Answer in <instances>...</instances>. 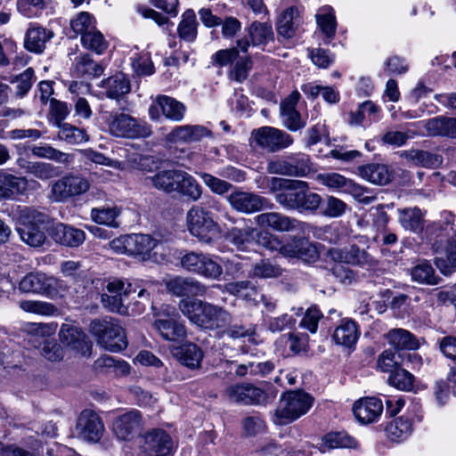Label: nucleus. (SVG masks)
<instances>
[{
	"label": "nucleus",
	"instance_id": "1",
	"mask_svg": "<svg viewBox=\"0 0 456 456\" xmlns=\"http://www.w3.org/2000/svg\"><path fill=\"white\" fill-rule=\"evenodd\" d=\"M106 291L101 295L102 306L121 315L140 314L151 303L150 293L146 289L137 291L132 283L122 280L108 281Z\"/></svg>",
	"mask_w": 456,
	"mask_h": 456
},
{
	"label": "nucleus",
	"instance_id": "2",
	"mask_svg": "<svg viewBox=\"0 0 456 456\" xmlns=\"http://www.w3.org/2000/svg\"><path fill=\"white\" fill-rule=\"evenodd\" d=\"M146 181L158 190L167 193L177 192L191 201H197L202 194L197 181L183 170H160L148 176Z\"/></svg>",
	"mask_w": 456,
	"mask_h": 456
},
{
	"label": "nucleus",
	"instance_id": "3",
	"mask_svg": "<svg viewBox=\"0 0 456 456\" xmlns=\"http://www.w3.org/2000/svg\"><path fill=\"white\" fill-rule=\"evenodd\" d=\"M16 230L20 240L30 247H41L46 240L41 225L48 222V216L32 207H19L16 214Z\"/></svg>",
	"mask_w": 456,
	"mask_h": 456
},
{
	"label": "nucleus",
	"instance_id": "4",
	"mask_svg": "<svg viewBox=\"0 0 456 456\" xmlns=\"http://www.w3.org/2000/svg\"><path fill=\"white\" fill-rule=\"evenodd\" d=\"M258 241L270 250H279L284 256L297 257L305 262H314L319 257L316 247L305 239L294 238L281 244L276 237L265 232L259 234Z\"/></svg>",
	"mask_w": 456,
	"mask_h": 456
},
{
	"label": "nucleus",
	"instance_id": "5",
	"mask_svg": "<svg viewBox=\"0 0 456 456\" xmlns=\"http://www.w3.org/2000/svg\"><path fill=\"white\" fill-rule=\"evenodd\" d=\"M89 330L98 344L108 351L119 352L127 346L124 329L111 317L93 320Z\"/></svg>",
	"mask_w": 456,
	"mask_h": 456
},
{
	"label": "nucleus",
	"instance_id": "6",
	"mask_svg": "<svg viewBox=\"0 0 456 456\" xmlns=\"http://www.w3.org/2000/svg\"><path fill=\"white\" fill-rule=\"evenodd\" d=\"M314 403V397L301 391H291L281 398L274 413V423L286 425L305 414Z\"/></svg>",
	"mask_w": 456,
	"mask_h": 456
},
{
	"label": "nucleus",
	"instance_id": "7",
	"mask_svg": "<svg viewBox=\"0 0 456 456\" xmlns=\"http://www.w3.org/2000/svg\"><path fill=\"white\" fill-rule=\"evenodd\" d=\"M181 266L188 273L213 281H220L223 266L216 258L202 252L189 251L180 257Z\"/></svg>",
	"mask_w": 456,
	"mask_h": 456
},
{
	"label": "nucleus",
	"instance_id": "8",
	"mask_svg": "<svg viewBox=\"0 0 456 456\" xmlns=\"http://www.w3.org/2000/svg\"><path fill=\"white\" fill-rule=\"evenodd\" d=\"M107 123L110 133L118 137L138 138L151 134L144 122L124 112L110 113Z\"/></svg>",
	"mask_w": 456,
	"mask_h": 456
},
{
	"label": "nucleus",
	"instance_id": "9",
	"mask_svg": "<svg viewBox=\"0 0 456 456\" xmlns=\"http://www.w3.org/2000/svg\"><path fill=\"white\" fill-rule=\"evenodd\" d=\"M188 229L201 242L209 244L214 240L218 226L209 214L199 206L192 207L186 215Z\"/></svg>",
	"mask_w": 456,
	"mask_h": 456
},
{
	"label": "nucleus",
	"instance_id": "10",
	"mask_svg": "<svg viewBox=\"0 0 456 456\" xmlns=\"http://www.w3.org/2000/svg\"><path fill=\"white\" fill-rule=\"evenodd\" d=\"M140 456H172L174 443L161 428L151 429L140 436Z\"/></svg>",
	"mask_w": 456,
	"mask_h": 456
},
{
	"label": "nucleus",
	"instance_id": "11",
	"mask_svg": "<svg viewBox=\"0 0 456 456\" xmlns=\"http://www.w3.org/2000/svg\"><path fill=\"white\" fill-rule=\"evenodd\" d=\"M90 188L87 179L78 175H67L51 185L50 198L54 202H65L86 193Z\"/></svg>",
	"mask_w": 456,
	"mask_h": 456
},
{
	"label": "nucleus",
	"instance_id": "12",
	"mask_svg": "<svg viewBox=\"0 0 456 456\" xmlns=\"http://www.w3.org/2000/svg\"><path fill=\"white\" fill-rule=\"evenodd\" d=\"M251 141L268 152L282 151L293 143V138L285 131L272 126H262L251 133Z\"/></svg>",
	"mask_w": 456,
	"mask_h": 456
},
{
	"label": "nucleus",
	"instance_id": "13",
	"mask_svg": "<svg viewBox=\"0 0 456 456\" xmlns=\"http://www.w3.org/2000/svg\"><path fill=\"white\" fill-rule=\"evenodd\" d=\"M178 318L175 309L167 305L156 314L153 326L164 339L179 341L186 338V329Z\"/></svg>",
	"mask_w": 456,
	"mask_h": 456
},
{
	"label": "nucleus",
	"instance_id": "14",
	"mask_svg": "<svg viewBox=\"0 0 456 456\" xmlns=\"http://www.w3.org/2000/svg\"><path fill=\"white\" fill-rule=\"evenodd\" d=\"M224 396L231 403L243 405H266L271 400L265 390L249 383L227 387Z\"/></svg>",
	"mask_w": 456,
	"mask_h": 456
},
{
	"label": "nucleus",
	"instance_id": "15",
	"mask_svg": "<svg viewBox=\"0 0 456 456\" xmlns=\"http://www.w3.org/2000/svg\"><path fill=\"white\" fill-rule=\"evenodd\" d=\"M226 200L235 211L242 214H252L273 208L268 199L240 189L232 191L226 197Z\"/></svg>",
	"mask_w": 456,
	"mask_h": 456
},
{
	"label": "nucleus",
	"instance_id": "16",
	"mask_svg": "<svg viewBox=\"0 0 456 456\" xmlns=\"http://www.w3.org/2000/svg\"><path fill=\"white\" fill-rule=\"evenodd\" d=\"M273 180L278 182L280 188L282 189V191L276 194V201L288 209H300L307 183L281 178H273Z\"/></svg>",
	"mask_w": 456,
	"mask_h": 456
},
{
	"label": "nucleus",
	"instance_id": "17",
	"mask_svg": "<svg viewBox=\"0 0 456 456\" xmlns=\"http://www.w3.org/2000/svg\"><path fill=\"white\" fill-rule=\"evenodd\" d=\"M76 430L80 439L97 443L103 435L104 426L97 413L92 410H84L78 417Z\"/></svg>",
	"mask_w": 456,
	"mask_h": 456
},
{
	"label": "nucleus",
	"instance_id": "18",
	"mask_svg": "<svg viewBox=\"0 0 456 456\" xmlns=\"http://www.w3.org/2000/svg\"><path fill=\"white\" fill-rule=\"evenodd\" d=\"M61 281L43 273H29L20 281L19 288L26 293H38L53 296Z\"/></svg>",
	"mask_w": 456,
	"mask_h": 456
},
{
	"label": "nucleus",
	"instance_id": "19",
	"mask_svg": "<svg viewBox=\"0 0 456 456\" xmlns=\"http://www.w3.org/2000/svg\"><path fill=\"white\" fill-rule=\"evenodd\" d=\"M213 304L199 299H181L179 309L192 323L208 329Z\"/></svg>",
	"mask_w": 456,
	"mask_h": 456
},
{
	"label": "nucleus",
	"instance_id": "20",
	"mask_svg": "<svg viewBox=\"0 0 456 456\" xmlns=\"http://www.w3.org/2000/svg\"><path fill=\"white\" fill-rule=\"evenodd\" d=\"M213 304L199 299H181L179 309L192 323L208 329Z\"/></svg>",
	"mask_w": 456,
	"mask_h": 456
},
{
	"label": "nucleus",
	"instance_id": "21",
	"mask_svg": "<svg viewBox=\"0 0 456 456\" xmlns=\"http://www.w3.org/2000/svg\"><path fill=\"white\" fill-rule=\"evenodd\" d=\"M168 293L175 297H198L206 294L208 288L192 277L175 276L166 281Z\"/></svg>",
	"mask_w": 456,
	"mask_h": 456
},
{
	"label": "nucleus",
	"instance_id": "22",
	"mask_svg": "<svg viewBox=\"0 0 456 456\" xmlns=\"http://www.w3.org/2000/svg\"><path fill=\"white\" fill-rule=\"evenodd\" d=\"M248 38H241L237 41V46L243 53H247L252 44L254 46L265 45L269 41H273L274 37L272 24L270 22L253 21L247 28Z\"/></svg>",
	"mask_w": 456,
	"mask_h": 456
},
{
	"label": "nucleus",
	"instance_id": "23",
	"mask_svg": "<svg viewBox=\"0 0 456 456\" xmlns=\"http://www.w3.org/2000/svg\"><path fill=\"white\" fill-rule=\"evenodd\" d=\"M48 234L57 244L70 248L80 246L86 240L83 230L63 223L53 224L49 228Z\"/></svg>",
	"mask_w": 456,
	"mask_h": 456
},
{
	"label": "nucleus",
	"instance_id": "24",
	"mask_svg": "<svg viewBox=\"0 0 456 456\" xmlns=\"http://www.w3.org/2000/svg\"><path fill=\"white\" fill-rule=\"evenodd\" d=\"M59 337L64 345L71 347L82 355L90 354L92 342L78 327L69 323H63L61 327Z\"/></svg>",
	"mask_w": 456,
	"mask_h": 456
},
{
	"label": "nucleus",
	"instance_id": "25",
	"mask_svg": "<svg viewBox=\"0 0 456 456\" xmlns=\"http://www.w3.org/2000/svg\"><path fill=\"white\" fill-rule=\"evenodd\" d=\"M142 415L136 410L118 416L112 423V430L120 440H128L142 426Z\"/></svg>",
	"mask_w": 456,
	"mask_h": 456
},
{
	"label": "nucleus",
	"instance_id": "26",
	"mask_svg": "<svg viewBox=\"0 0 456 456\" xmlns=\"http://www.w3.org/2000/svg\"><path fill=\"white\" fill-rule=\"evenodd\" d=\"M355 418L363 424L374 422L383 411V402L378 397H364L354 403Z\"/></svg>",
	"mask_w": 456,
	"mask_h": 456
},
{
	"label": "nucleus",
	"instance_id": "27",
	"mask_svg": "<svg viewBox=\"0 0 456 456\" xmlns=\"http://www.w3.org/2000/svg\"><path fill=\"white\" fill-rule=\"evenodd\" d=\"M425 211L418 207L397 209L398 223L401 227L415 234H420L425 227Z\"/></svg>",
	"mask_w": 456,
	"mask_h": 456
},
{
	"label": "nucleus",
	"instance_id": "28",
	"mask_svg": "<svg viewBox=\"0 0 456 456\" xmlns=\"http://www.w3.org/2000/svg\"><path fill=\"white\" fill-rule=\"evenodd\" d=\"M429 136L456 138V118L438 116L421 122Z\"/></svg>",
	"mask_w": 456,
	"mask_h": 456
},
{
	"label": "nucleus",
	"instance_id": "29",
	"mask_svg": "<svg viewBox=\"0 0 456 456\" xmlns=\"http://www.w3.org/2000/svg\"><path fill=\"white\" fill-rule=\"evenodd\" d=\"M255 223L260 227L271 228L277 232H289L297 228V221L277 212L257 215Z\"/></svg>",
	"mask_w": 456,
	"mask_h": 456
},
{
	"label": "nucleus",
	"instance_id": "30",
	"mask_svg": "<svg viewBox=\"0 0 456 456\" xmlns=\"http://www.w3.org/2000/svg\"><path fill=\"white\" fill-rule=\"evenodd\" d=\"M329 254L334 261L350 265H364L371 260L369 253L356 245L345 248H333Z\"/></svg>",
	"mask_w": 456,
	"mask_h": 456
},
{
	"label": "nucleus",
	"instance_id": "31",
	"mask_svg": "<svg viewBox=\"0 0 456 456\" xmlns=\"http://www.w3.org/2000/svg\"><path fill=\"white\" fill-rule=\"evenodd\" d=\"M101 86L105 90V95L118 102L131 91V84L128 77L123 73H118L102 81Z\"/></svg>",
	"mask_w": 456,
	"mask_h": 456
},
{
	"label": "nucleus",
	"instance_id": "32",
	"mask_svg": "<svg viewBox=\"0 0 456 456\" xmlns=\"http://www.w3.org/2000/svg\"><path fill=\"white\" fill-rule=\"evenodd\" d=\"M210 134V131L203 126H180L175 127L167 135L171 142L190 143L198 142L203 137Z\"/></svg>",
	"mask_w": 456,
	"mask_h": 456
},
{
	"label": "nucleus",
	"instance_id": "33",
	"mask_svg": "<svg viewBox=\"0 0 456 456\" xmlns=\"http://www.w3.org/2000/svg\"><path fill=\"white\" fill-rule=\"evenodd\" d=\"M53 36L51 30L36 26L29 28L24 40L25 48L35 53H41L45 48L46 42Z\"/></svg>",
	"mask_w": 456,
	"mask_h": 456
},
{
	"label": "nucleus",
	"instance_id": "34",
	"mask_svg": "<svg viewBox=\"0 0 456 456\" xmlns=\"http://www.w3.org/2000/svg\"><path fill=\"white\" fill-rule=\"evenodd\" d=\"M299 12L297 7H289L283 11L277 20V32L285 38L294 36L300 24Z\"/></svg>",
	"mask_w": 456,
	"mask_h": 456
},
{
	"label": "nucleus",
	"instance_id": "35",
	"mask_svg": "<svg viewBox=\"0 0 456 456\" xmlns=\"http://www.w3.org/2000/svg\"><path fill=\"white\" fill-rule=\"evenodd\" d=\"M360 175L375 184L385 185L392 180V173L384 164L371 163L359 167Z\"/></svg>",
	"mask_w": 456,
	"mask_h": 456
},
{
	"label": "nucleus",
	"instance_id": "36",
	"mask_svg": "<svg viewBox=\"0 0 456 456\" xmlns=\"http://www.w3.org/2000/svg\"><path fill=\"white\" fill-rule=\"evenodd\" d=\"M179 362L190 369H197L203 359L201 348L193 343H188L177 347L175 352Z\"/></svg>",
	"mask_w": 456,
	"mask_h": 456
},
{
	"label": "nucleus",
	"instance_id": "37",
	"mask_svg": "<svg viewBox=\"0 0 456 456\" xmlns=\"http://www.w3.org/2000/svg\"><path fill=\"white\" fill-rule=\"evenodd\" d=\"M446 257H435L434 264L444 276L456 272V232L451 236L445 247Z\"/></svg>",
	"mask_w": 456,
	"mask_h": 456
},
{
	"label": "nucleus",
	"instance_id": "38",
	"mask_svg": "<svg viewBox=\"0 0 456 456\" xmlns=\"http://www.w3.org/2000/svg\"><path fill=\"white\" fill-rule=\"evenodd\" d=\"M358 338L357 325L352 320H343L333 333L335 342L346 347L354 346Z\"/></svg>",
	"mask_w": 456,
	"mask_h": 456
},
{
	"label": "nucleus",
	"instance_id": "39",
	"mask_svg": "<svg viewBox=\"0 0 456 456\" xmlns=\"http://www.w3.org/2000/svg\"><path fill=\"white\" fill-rule=\"evenodd\" d=\"M155 102L159 106L167 118L175 122H179L183 118L186 108L183 103L175 98L167 95H159Z\"/></svg>",
	"mask_w": 456,
	"mask_h": 456
},
{
	"label": "nucleus",
	"instance_id": "40",
	"mask_svg": "<svg viewBox=\"0 0 456 456\" xmlns=\"http://www.w3.org/2000/svg\"><path fill=\"white\" fill-rule=\"evenodd\" d=\"M25 178L17 177L11 174L0 173V198H12L26 190Z\"/></svg>",
	"mask_w": 456,
	"mask_h": 456
},
{
	"label": "nucleus",
	"instance_id": "41",
	"mask_svg": "<svg viewBox=\"0 0 456 456\" xmlns=\"http://www.w3.org/2000/svg\"><path fill=\"white\" fill-rule=\"evenodd\" d=\"M411 274L412 280L419 284L434 286L442 281V278L436 274L435 269L427 260H423L412 267Z\"/></svg>",
	"mask_w": 456,
	"mask_h": 456
},
{
	"label": "nucleus",
	"instance_id": "42",
	"mask_svg": "<svg viewBox=\"0 0 456 456\" xmlns=\"http://www.w3.org/2000/svg\"><path fill=\"white\" fill-rule=\"evenodd\" d=\"M126 240L130 256H148L156 247V240L147 234L128 235Z\"/></svg>",
	"mask_w": 456,
	"mask_h": 456
},
{
	"label": "nucleus",
	"instance_id": "43",
	"mask_svg": "<svg viewBox=\"0 0 456 456\" xmlns=\"http://www.w3.org/2000/svg\"><path fill=\"white\" fill-rule=\"evenodd\" d=\"M386 338L388 343L394 346V350H411L418 347V343L414 337L406 330L394 329L390 330Z\"/></svg>",
	"mask_w": 456,
	"mask_h": 456
},
{
	"label": "nucleus",
	"instance_id": "44",
	"mask_svg": "<svg viewBox=\"0 0 456 456\" xmlns=\"http://www.w3.org/2000/svg\"><path fill=\"white\" fill-rule=\"evenodd\" d=\"M316 22L322 33L331 39L334 37L337 29V21L334 10L330 5H324L319 8L315 14Z\"/></svg>",
	"mask_w": 456,
	"mask_h": 456
},
{
	"label": "nucleus",
	"instance_id": "45",
	"mask_svg": "<svg viewBox=\"0 0 456 456\" xmlns=\"http://www.w3.org/2000/svg\"><path fill=\"white\" fill-rule=\"evenodd\" d=\"M256 326L252 323L242 324V323H232L228 324L220 333L219 338L228 337L232 339H239L242 338H248L251 343H256Z\"/></svg>",
	"mask_w": 456,
	"mask_h": 456
},
{
	"label": "nucleus",
	"instance_id": "46",
	"mask_svg": "<svg viewBox=\"0 0 456 456\" xmlns=\"http://www.w3.org/2000/svg\"><path fill=\"white\" fill-rule=\"evenodd\" d=\"M406 159L416 166L424 167H437L443 163V157L422 150H411L404 152Z\"/></svg>",
	"mask_w": 456,
	"mask_h": 456
},
{
	"label": "nucleus",
	"instance_id": "47",
	"mask_svg": "<svg viewBox=\"0 0 456 456\" xmlns=\"http://www.w3.org/2000/svg\"><path fill=\"white\" fill-rule=\"evenodd\" d=\"M31 152L37 158L47 159L61 164H69L73 160L72 155L62 152L46 143L33 146Z\"/></svg>",
	"mask_w": 456,
	"mask_h": 456
},
{
	"label": "nucleus",
	"instance_id": "48",
	"mask_svg": "<svg viewBox=\"0 0 456 456\" xmlns=\"http://www.w3.org/2000/svg\"><path fill=\"white\" fill-rule=\"evenodd\" d=\"M411 422L409 419L400 417L390 422L386 428L387 437L395 442L406 439L411 433Z\"/></svg>",
	"mask_w": 456,
	"mask_h": 456
},
{
	"label": "nucleus",
	"instance_id": "49",
	"mask_svg": "<svg viewBox=\"0 0 456 456\" xmlns=\"http://www.w3.org/2000/svg\"><path fill=\"white\" fill-rule=\"evenodd\" d=\"M232 316L226 309L213 305L207 330L216 331V336L219 338L220 333L232 322Z\"/></svg>",
	"mask_w": 456,
	"mask_h": 456
},
{
	"label": "nucleus",
	"instance_id": "50",
	"mask_svg": "<svg viewBox=\"0 0 456 456\" xmlns=\"http://www.w3.org/2000/svg\"><path fill=\"white\" fill-rule=\"evenodd\" d=\"M197 26L198 22L194 12L191 9L187 10L183 14V19L177 28L180 38L187 42L194 41L197 37Z\"/></svg>",
	"mask_w": 456,
	"mask_h": 456
},
{
	"label": "nucleus",
	"instance_id": "51",
	"mask_svg": "<svg viewBox=\"0 0 456 456\" xmlns=\"http://www.w3.org/2000/svg\"><path fill=\"white\" fill-rule=\"evenodd\" d=\"M58 138L69 144H80L88 141L86 130L68 123L59 124Z\"/></svg>",
	"mask_w": 456,
	"mask_h": 456
},
{
	"label": "nucleus",
	"instance_id": "52",
	"mask_svg": "<svg viewBox=\"0 0 456 456\" xmlns=\"http://www.w3.org/2000/svg\"><path fill=\"white\" fill-rule=\"evenodd\" d=\"M403 355L394 349H387L379 355L378 366L382 371L392 374L405 364Z\"/></svg>",
	"mask_w": 456,
	"mask_h": 456
},
{
	"label": "nucleus",
	"instance_id": "53",
	"mask_svg": "<svg viewBox=\"0 0 456 456\" xmlns=\"http://www.w3.org/2000/svg\"><path fill=\"white\" fill-rule=\"evenodd\" d=\"M256 230L254 228L240 229L232 227L228 231L226 239L239 250H244L248 243L254 240Z\"/></svg>",
	"mask_w": 456,
	"mask_h": 456
},
{
	"label": "nucleus",
	"instance_id": "54",
	"mask_svg": "<svg viewBox=\"0 0 456 456\" xmlns=\"http://www.w3.org/2000/svg\"><path fill=\"white\" fill-rule=\"evenodd\" d=\"M117 208H95L91 210V218L97 224L117 228L119 226L116 218L119 216Z\"/></svg>",
	"mask_w": 456,
	"mask_h": 456
},
{
	"label": "nucleus",
	"instance_id": "55",
	"mask_svg": "<svg viewBox=\"0 0 456 456\" xmlns=\"http://www.w3.org/2000/svg\"><path fill=\"white\" fill-rule=\"evenodd\" d=\"M288 159L291 167V176L305 177L312 171L309 156L296 153L288 155Z\"/></svg>",
	"mask_w": 456,
	"mask_h": 456
},
{
	"label": "nucleus",
	"instance_id": "56",
	"mask_svg": "<svg viewBox=\"0 0 456 456\" xmlns=\"http://www.w3.org/2000/svg\"><path fill=\"white\" fill-rule=\"evenodd\" d=\"M324 444L330 449L355 448L357 442L346 432H330L323 437Z\"/></svg>",
	"mask_w": 456,
	"mask_h": 456
},
{
	"label": "nucleus",
	"instance_id": "57",
	"mask_svg": "<svg viewBox=\"0 0 456 456\" xmlns=\"http://www.w3.org/2000/svg\"><path fill=\"white\" fill-rule=\"evenodd\" d=\"M76 70L81 76L97 77L103 73L104 68L89 55L84 54L77 58Z\"/></svg>",
	"mask_w": 456,
	"mask_h": 456
},
{
	"label": "nucleus",
	"instance_id": "58",
	"mask_svg": "<svg viewBox=\"0 0 456 456\" xmlns=\"http://www.w3.org/2000/svg\"><path fill=\"white\" fill-rule=\"evenodd\" d=\"M415 377L405 369L400 367L388 377V383L403 391H411L414 387Z\"/></svg>",
	"mask_w": 456,
	"mask_h": 456
},
{
	"label": "nucleus",
	"instance_id": "59",
	"mask_svg": "<svg viewBox=\"0 0 456 456\" xmlns=\"http://www.w3.org/2000/svg\"><path fill=\"white\" fill-rule=\"evenodd\" d=\"M81 43L85 48L94 51L98 54H101L107 48V42L104 40L102 34L97 30L95 27L83 34Z\"/></svg>",
	"mask_w": 456,
	"mask_h": 456
},
{
	"label": "nucleus",
	"instance_id": "60",
	"mask_svg": "<svg viewBox=\"0 0 456 456\" xmlns=\"http://www.w3.org/2000/svg\"><path fill=\"white\" fill-rule=\"evenodd\" d=\"M282 273L279 265L270 259H262L256 263L252 268V275L257 278H276Z\"/></svg>",
	"mask_w": 456,
	"mask_h": 456
},
{
	"label": "nucleus",
	"instance_id": "61",
	"mask_svg": "<svg viewBox=\"0 0 456 456\" xmlns=\"http://www.w3.org/2000/svg\"><path fill=\"white\" fill-rule=\"evenodd\" d=\"M35 81L36 77L32 68H28L10 80L12 84H16L15 95L20 98L28 94Z\"/></svg>",
	"mask_w": 456,
	"mask_h": 456
},
{
	"label": "nucleus",
	"instance_id": "62",
	"mask_svg": "<svg viewBox=\"0 0 456 456\" xmlns=\"http://www.w3.org/2000/svg\"><path fill=\"white\" fill-rule=\"evenodd\" d=\"M199 176L213 193L223 195L233 188L232 183L208 173H199Z\"/></svg>",
	"mask_w": 456,
	"mask_h": 456
},
{
	"label": "nucleus",
	"instance_id": "63",
	"mask_svg": "<svg viewBox=\"0 0 456 456\" xmlns=\"http://www.w3.org/2000/svg\"><path fill=\"white\" fill-rule=\"evenodd\" d=\"M281 116L283 126L290 131H297L305 126L300 113L294 108H281Z\"/></svg>",
	"mask_w": 456,
	"mask_h": 456
},
{
	"label": "nucleus",
	"instance_id": "64",
	"mask_svg": "<svg viewBox=\"0 0 456 456\" xmlns=\"http://www.w3.org/2000/svg\"><path fill=\"white\" fill-rule=\"evenodd\" d=\"M346 209V204L339 199L329 196L323 202L322 201L321 214L329 217H339Z\"/></svg>",
	"mask_w": 456,
	"mask_h": 456
}]
</instances>
